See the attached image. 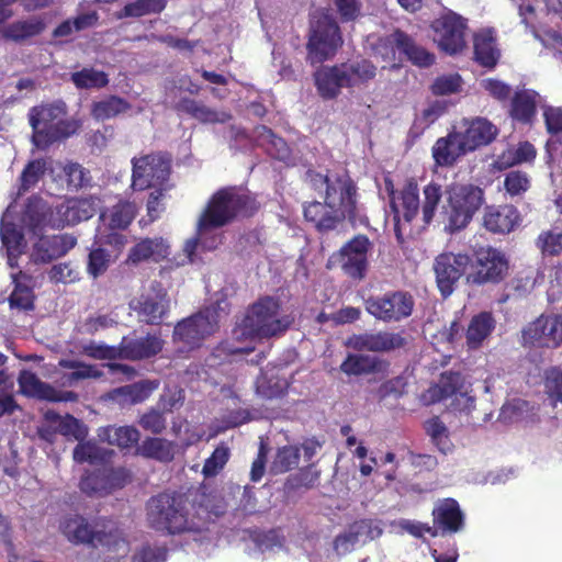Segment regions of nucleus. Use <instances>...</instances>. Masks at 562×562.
<instances>
[{
  "label": "nucleus",
  "instance_id": "f257e3e1",
  "mask_svg": "<svg viewBox=\"0 0 562 562\" xmlns=\"http://www.w3.org/2000/svg\"><path fill=\"white\" fill-rule=\"evenodd\" d=\"M306 181L312 189L324 193V202L314 201L304 206L305 218L318 231H333L346 218L352 225L368 224L358 205L357 187L346 172L322 175L308 170Z\"/></svg>",
  "mask_w": 562,
  "mask_h": 562
},
{
  "label": "nucleus",
  "instance_id": "f03ea898",
  "mask_svg": "<svg viewBox=\"0 0 562 562\" xmlns=\"http://www.w3.org/2000/svg\"><path fill=\"white\" fill-rule=\"evenodd\" d=\"M67 104L61 100L31 109L29 121L33 130L32 143L36 148L47 149L77 133L81 123L75 117H67Z\"/></svg>",
  "mask_w": 562,
  "mask_h": 562
},
{
  "label": "nucleus",
  "instance_id": "7ed1b4c3",
  "mask_svg": "<svg viewBox=\"0 0 562 562\" xmlns=\"http://www.w3.org/2000/svg\"><path fill=\"white\" fill-rule=\"evenodd\" d=\"M291 324L290 316L280 315L279 303L267 296L248 308L241 323L234 328L233 337L237 341L270 338L284 333Z\"/></svg>",
  "mask_w": 562,
  "mask_h": 562
},
{
  "label": "nucleus",
  "instance_id": "20e7f679",
  "mask_svg": "<svg viewBox=\"0 0 562 562\" xmlns=\"http://www.w3.org/2000/svg\"><path fill=\"white\" fill-rule=\"evenodd\" d=\"M446 195L442 216L446 228L451 233L467 227L484 201L483 191L472 184L451 183Z\"/></svg>",
  "mask_w": 562,
  "mask_h": 562
},
{
  "label": "nucleus",
  "instance_id": "39448f33",
  "mask_svg": "<svg viewBox=\"0 0 562 562\" xmlns=\"http://www.w3.org/2000/svg\"><path fill=\"white\" fill-rule=\"evenodd\" d=\"M342 44L336 21L322 11H315L311 19L307 42V58L312 64H322L334 57Z\"/></svg>",
  "mask_w": 562,
  "mask_h": 562
},
{
  "label": "nucleus",
  "instance_id": "423d86ee",
  "mask_svg": "<svg viewBox=\"0 0 562 562\" xmlns=\"http://www.w3.org/2000/svg\"><path fill=\"white\" fill-rule=\"evenodd\" d=\"M147 520L154 529L169 533H179L189 529L181 498L169 494H160L149 499Z\"/></svg>",
  "mask_w": 562,
  "mask_h": 562
},
{
  "label": "nucleus",
  "instance_id": "0eeeda50",
  "mask_svg": "<svg viewBox=\"0 0 562 562\" xmlns=\"http://www.w3.org/2000/svg\"><path fill=\"white\" fill-rule=\"evenodd\" d=\"M249 198L235 189L216 192L199 218V229L222 227L229 223L248 204Z\"/></svg>",
  "mask_w": 562,
  "mask_h": 562
},
{
  "label": "nucleus",
  "instance_id": "6e6552de",
  "mask_svg": "<svg viewBox=\"0 0 562 562\" xmlns=\"http://www.w3.org/2000/svg\"><path fill=\"white\" fill-rule=\"evenodd\" d=\"M366 311L378 321L396 323L412 315L414 299L408 292L391 291L370 295L364 300Z\"/></svg>",
  "mask_w": 562,
  "mask_h": 562
},
{
  "label": "nucleus",
  "instance_id": "1a4fd4ad",
  "mask_svg": "<svg viewBox=\"0 0 562 562\" xmlns=\"http://www.w3.org/2000/svg\"><path fill=\"white\" fill-rule=\"evenodd\" d=\"M220 314L214 306L206 307L196 314L179 322L173 330V339L189 348L212 335L218 327Z\"/></svg>",
  "mask_w": 562,
  "mask_h": 562
},
{
  "label": "nucleus",
  "instance_id": "9d476101",
  "mask_svg": "<svg viewBox=\"0 0 562 562\" xmlns=\"http://www.w3.org/2000/svg\"><path fill=\"white\" fill-rule=\"evenodd\" d=\"M372 247L370 239L359 234L333 255L331 261L337 262L348 277L362 280L368 269V255Z\"/></svg>",
  "mask_w": 562,
  "mask_h": 562
},
{
  "label": "nucleus",
  "instance_id": "9b49d317",
  "mask_svg": "<svg viewBox=\"0 0 562 562\" xmlns=\"http://www.w3.org/2000/svg\"><path fill=\"white\" fill-rule=\"evenodd\" d=\"M137 319L149 325L162 322L170 308V299L164 286L154 282L149 289L130 303Z\"/></svg>",
  "mask_w": 562,
  "mask_h": 562
},
{
  "label": "nucleus",
  "instance_id": "f8f14e48",
  "mask_svg": "<svg viewBox=\"0 0 562 562\" xmlns=\"http://www.w3.org/2000/svg\"><path fill=\"white\" fill-rule=\"evenodd\" d=\"M170 173V158L162 154H150L133 159V188L164 187ZM164 189V188H160Z\"/></svg>",
  "mask_w": 562,
  "mask_h": 562
},
{
  "label": "nucleus",
  "instance_id": "ddd939ff",
  "mask_svg": "<svg viewBox=\"0 0 562 562\" xmlns=\"http://www.w3.org/2000/svg\"><path fill=\"white\" fill-rule=\"evenodd\" d=\"M469 265L470 257L463 254L445 252L436 257L432 268L437 286L443 297L453 293L456 284Z\"/></svg>",
  "mask_w": 562,
  "mask_h": 562
},
{
  "label": "nucleus",
  "instance_id": "4468645a",
  "mask_svg": "<svg viewBox=\"0 0 562 562\" xmlns=\"http://www.w3.org/2000/svg\"><path fill=\"white\" fill-rule=\"evenodd\" d=\"M89 548H102L108 552L126 554L128 542L117 521L108 517H93Z\"/></svg>",
  "mask_w": 562,
  "mask_h": 562
},
{
  "label": "nucleus",
  "instance_id": "2eb2a0df",
  "mask_svg": "<svg viewBox=\"0 0 562 562\" xmlns=\"http://www.w3.org/2000/svg\"><path fill=\"white\" fill-rule=\"evenodd\" d=\"M434 41L450 55L462 50L465 46V21L462 16L450 12L432 23Z\"/></svg>",
  "mask_w": 562,
  "mask_h": 562
},
{
  "label": "nucleus",
  "instance_id": "dca6fc26",
  "mask_svg": "<svg viewBox=\"0 0 562 562\" xmlns=\"http://www.w3.org/2000/svg\"><path fill=\"white\" fill-rule=\"evenodd\" d=\"M347 345L357 351L389 353L405 348L408 338L401 331L363 333L351 336Z\"/></svg>",
  "mask_w": 562,
  "mask_h": 562
},
{
  "label": "nucleus",
  "instance_id": "f3484780",
  "mask_svg": "<svg viewBox=\"0 0 562 562\" xmlns=\"http://www.w3.org/2000/svg\"><path fill=\"white\" fill-rule=\"evenodd\" d=\"M476 271L468 277L475 284L501 281L508 268L505 256L492 247H481L475 252Z\"/></svg>",
  "mask_w": 562,
  "mask_h": 562
},
{
  "label": "nucleus",
  "instance_id": "a211bd4d",
  "mask_svg": "<svg viewBox=\"0 0 562 562\" xmlns=\"http://www.w3.org/2000/svg\"><path fill=\"white\" fill-rule=\"evenodd\" d=\"M98 209V202L93 198L68 200L54 210L52 228H63L67 225H76L91 218Z\"/></svg>",
  "mask_w": 562,
  "mask_h": 562
},
{
  "label": "nucleus",
  "instance_id": "6ab92c4d",
  "mask_svg": "<svg viewBox=\"0 0 562 562\" xmlns=\"http://www.w3.org/2000/svg\"><path fill=\"white\" fill-rule=\"evenodd\" d=\"M20 392L27 396L49 402H75L78 395L71 391H58L50 384L41 381L29 370H22L18 376Z\"/></svg>",
  "mask_w": 562,
  "mask_h": 562
},
{
  "label": "nucleus",
  "instance_id": "aec40b11",
  "mask_svg": "<svg viewBox=\"0 0 562 562\" xmlns=\"http://www.w3.org/2000/svg\"><path fill=\"white\" fill-rule=\"evenodd\" d=\"M162 349V340L156 335L128 338L123 337L117 346L119 359L140 361L158 355Z\"/></svg>",
  "mask_w": 562,
  "mask_h": 562
},
{
  "label": "nucleus",
  "instance_id": "412c9836",
  "mask_svg": "<svg viewBox=\"0 0 562 562\" xmlns=\"http://www.w3.org/2000/svg\"><path fill=\"white\" fill-rule=\"evenodd\" d=\"M468 146L462 132H453L436 142L432 156L438 165L450 166L460 156L472 151Z\"/></svg>",
  "mask_w": 562,
  "mask_h": 562
},
{
  "label": "nucleus",
  "instance_id": "4be33fe9",
  "mask_svg": "<svg viewBox=\"0 0 562 562\" xmlns=\"http://www.w3.org/2000/svg\"><path fill=\"white\" fill-rule=\"evenodd\" d=\"M315 86L323 99L336 98L342 88H348L346 74L341 64L322 67L314 74Z\"/></svg>",
  "mask_w": 562,
  "mask_h": 562
},
{
  "label": "nucleus",
  "instance_id": "5701e85b",
  "mask_svg": "<svg viewBox=\"0 0 562 562\" xmlns=\"http://www.w3.org/2000/svg\"><path fill=\"white\" fill-rule=\"evenodd\" d=\"M203 124H224L232 120V114L225 110H216L194 99L183 98L175 106Z\"/></svg>",
  "mask_w": 562,
  "mask_h": 562
},
{
  "label": "nucleus",
  "instance_id": "b1692460",
  "mask_svg": "<svg viewBox=\"0 0 562 562\" xmlns=\"http://www.w3.org/2000/svg\"><path fill=\"white\" fill-rule=\"evenodd\" d=\"M396 53L404 56L407 60L419 67H428L434 60L435 56L426 50L423 46L418 45L415 40L404 31L394 30V38Z\"/></svg>",
  "mask_w": 562,
  "mask_h": 562
},
{
  "label": "nucleus",
  "instance_id": "393cba45",
  "mask_svg": "<svg viewBox=\"0 0 562 562\" xmlns=\"http://www.w3.org/2000/svg\"><path fill=\"white\" fill-rule=\"evenodd\" d=\"M389 366L386 360L375 356L350 353L340 364V370L347 375H363L386 372Z\"/></svg>",
  "mask_w": 562,
  "mask_h": 562
},
{
  "label": "nucleus",
  "instance_id": "a878e982",
  "mask_svg": "<svg viewBox=\"0 0 562 562\" xmlns=\"http://www.w3.org/2000/svg\"><path fill=\"white\" fill-rule=\"evenodd\" d=\"M434 527L445 532H458L463 527V515L454 499L447 498L432 510Z\"/></svg>",
  "mask_w": 562,
  "mask_h": 562
},
{
  "label": "nucleus",
  "instance_id": "bb28decb",
  "mask_svg": "<svg viewBox=\"0 0 562 562\" xmlns=\"http://www.w3.org/2000/svg\"><path fill=\"white\" fill-rule=\"evenodd\" d=\"M46 29L42 16L33 15L25 20H18L2 30V36L18 44L26 43L29 40L41 35Z\"/></svg>",
  "mask_w": 562,
  "mask_h": 562
},
{
  "label": "nucleus",
  "instance_id": "cd10ccee",
  "mask_svg": "<svg viewBox=\"0 0 562 562\" xmlns=\"http://www.w3.org/2000/svg\"><path fill=\"white\" fill-rule=\"evenodd\" d=\"M157 387V381L143 380L133 384L116 387L109 392L108 396L119 405H132L144 402Z\"/></svg>",
  "mask_w": 562,
  "mask_h": 562
},
{
  "label": "nucleus",
  "instance_id": "c85d7f7f",
  "mask_svg": "<svg viewBox=\"0 0 562 562\" xmlns=\"http://www.w3.org/2000/svg\"><path fill=\"white\" fill-rule=\"evenodd\" d=\"M92 518L88 519L81 515H68L60 519L59 531L72 544L89 547L91 537Z\"/></svg>",
  "mask_w": 562,
  "mask_h": 562
},
{
  "label": "nucleus",
  "instance_id": "c756f323",
  "mask_svg": "<svg viewBox=\"0 0 562 562\" xmlns=\"http://www.w3.org/2000/svg\"><path fill=\"white\" fill-rule=\"evenodd\" d=\"M519 215L515 207L504 205L498 209L490 207L484 215V226L487 231L506 234L518 224Z\"/></svg>",
  "mask_w": 562,
  "mask_h": 562
},
{
  "label": "nucleus",
  "instance_id": "7c9ffc66",
  "mask_svg": "<svg viewBox=\"0 0 562 562\" xmlns=\"http://www.w3.org/2000/svg\"><path fill=\"white\" fill-rule=\"evenodd\" d=\"M400 203L396 202L394 194L391 199V209L394 212V217L400 220V216L407 223H411L419 212V191L415 182H409L401 192Z\"/></svg>",
  "mask_w": 562,
  "mask_h": 562
},
{
  "label": "nucleus",
  "instance_id": "2f4dec72",
  "mask_svg": "<svg viewBox=\"0 0 562 562\" xmlns=\"http://www.w3.org/2000/svg\"><path fill=\"white\" fill-rule=\"evenodd\" d=\"M54 210L37 195L29 198L25 210L22 215V221L33 231L44 226L52 227Z\"/></svg>",
  "mask_w": 562,
  "mask_h": 562
},
{
  "label": "nucleus",
  "instance_id": "473e14b6",
  "mask_svg": "<svg viewBox=\"0 0 562 562\" xmlns=\"http://www.w3.org/2000/svg\"><path fill=\"white\" fill-rule=\"evenodd\" d=\"M497 135V128L490 121L483 117L472 120L467 130L462 133L468 148L475 150L480 146L490 144Z\"/></svg>",
  "mask_w": 562,
  "mask_h": 562
},
{
  "label": "nucleus",
  "instance_id": "72a5a7b5",
  "mask_svg": "<svg viewBox=\"0 0 562 562\" xmlns=\"http://www.w3.org/2000/svg\"><path fill=\"white\" fill-rule=\"evenodd\" d=\"M167 255L168 245L161 237L145 238L130 250L128 260L133 263L148 259L159 261L167 257Z\"/></svg>",
  "mask_w": 562,
  "mask_h": 562
},
{
  "label": "nucleus",
  "instance_id": "f704fd0d",
  "mask_svg": "<svg viewBox=\"0 0 562 562\" xmlns=\"http://www.w3.org/2000/svg\"><path fill=\"white\" fill-rule=\"evenodd\" d=\"M524 346L528 347H553L551 335L549 334L548 318L541 315L532 323L528 324L521 333Z\"/></svg>",
  "mask_w": 562,
  "mask_h": 562
},
{
  "label": "nucleus",
  "instance_id": "c9c22d12",
  "mask_svg": "<svg viewBox=\"0 0 562 562\" xmlns=\"http://www.w3.org/2000/svg\"><path fill=\"white\" fill-rule=\"evenodd\" d=\"M348 88L358 87L374 79L376 67L368 59H357L341 64Z\"/></svg>",
  "mask_w": 562,
  "mask_h": 562
},
{
  "label": "nucleus",
  "instance_id": "e433bc0d",
  "mask_svg": "<svg viewBox=\"0 0 562 562\" xmlns=\"http://www.w3.org/2000/svg\"><path fill=\"white\" fill-rule=\"evenodd\" d=\"M137 452L145 458L169 462L175 457V445L164 438H146L137 448Z\"/></svg>",
  "mask_w": 562,
  "mask_h": 562
},
{
  "label": "nucleus",
  "instance_id": "4c0bfd02",
  "mask_svg": "<svg viewBox=\"0 0 562 562\" xmlns=\"http://www.w3.org/2000/svg\"><path fill=\"white\" fill-rule=\"evenodd\" d=\"M495 327V321L490 313H480L474 316L468 327L467 341L470 348H477Z\"/></svg>",
  "mask_w": 562,
  "mask_h": 562
},
{
  "label": "nucleus",
  "instance_id": "58836bf2",
  "mask_svg": "<svg viewBox=\"0 0 562 562\" xmlns=\"http://www.w3.org/2000/svg\"><path fill=\"white\" fill-rule=\"evenodd\" d=\"M137 209L134 203L119 202L108 213L101 214L110 231L125 229L134 220Z\"/></svg>",
  "mask_w": 562,
  "mask_h": 562
},
{
  "label": "nucleus",
  "instance_id": "ea45409f",
  "mask_svg": "<svg viewBox=\"0 0 562 562\" xmlns=\"http://www.w3.org/2000/svg\"><path fill=\"white\" fill-rule=\"evenodd\" d=\"M99 437L110 445L128 448L138 442L140 434L134 426H108L100 430Z\"/></svg>",
  "mask_w": 562,
  "mask_h": 562
},
{
  "label": "nucleus",
  "instance_id": "a19ab883",
  "mask_svg": "<svg viewBox=\"0 0 562 562\" xmlns=\"http://www.w3.org/2000/svg\"><path fill=\"white\" fill-rule=\"evenodd\" d=\"M539 94L533 90L516 92L512 101L510 114L520 122H529L536 112Z\"/></svg>",
  "mask_w": 562,
  "mask_h": 562
},
{
  "label": "nucleus",
  "instance_id": "79ce46f5",
  "mask_svg": "<svg viewBox=\"0 0 562 562\" xmlns=\"http://www.w3.org/2000/svg\"><path fill=\"white\" fill-rule=\"evenodd\" d=\"M130 103L116 95H111L92 104L91 115L97 121H105L130 110Z\"/></svg>",
  "mask_w": 562,
  "mask_h": 562
},
{
  "label": "nucleus",
  "instance_id": "37998d69",
  "mask_svg": "<svg viewBox=\"0 0 562 562\" xmlns=\"http://www.w3.org/2000/svg\"><path fill=\"white\" fill-rule=\"evenodd\" d=\"M70 80L77 89H101L109 83L108 75L92 67L71 72Z\"/></svg>",
  "mask_w": 562,
  "mask_h": 562
},
{
  "label": "nucleus",
  "instance_id": "c03bdc74",
  "mask_svg": "<svg viewBox=\"0 0 562 562\" xmlns=\"http://www.w3.org/2000/svg\"><path fill=\"white\" fill-rule=\"evenodd\" d=\"M475 59L485 67H493L498 58L494 40L490 31L477 34L474 37Z\"/></svg>",
  "mask_w": 562,
  "mask_h": 562
},
{
  "label": "nucleus",
  "instance_id": "a18cd8bd",
  "mask_svg": "<svg viewBox=\"0 0 562 562\" xmlns=\"http://www.w3.org/2000/svg\"><path fill=\"white\" fill-rule=\"evenodd\" d=\"M213 228L214 227H205L203 233H201L198 228L196 237L186 241L184 252L191 262L194 261V255L199 248L204 250H213L216 249L222 243L221 236L211 232Z\"/></svg>",
  "mask_w": 562,
  "mask_h": 562
},
{
  "label": "nucleus",
  "instance_id": "49530a36",
  "mask_svg": "<svg viewBox=\"0 0 562 562\" xmlns=\"http://www.w3.org/2000/svg\"><path fill=\"white\" fill-rule=\"evenodd\" d=\"M0 237L10 256V260H12L15 255L22 252L24 236L14 224L5 222V214L0 222Z\"/></svg>",
  "mask_w": 562,
  "mask_h": 562
},
{
  "label": "nucleus",
  "instance_id": "de8ad7c7",
  "mask_svg": "<svg viewBox=\"0 0 562 562\" xmlns=\"http://www.w3.org/2000/svg\"><path fill=\"white\" fill-rule=\"evenodd\" d=\"M167 0H135L125 4L117 13V18H139L143 15L159 13L166 7Z\"/></svg>",
  "mask_w": 562,
  "mask_h": 562
},
{
  "label": "nucleus",
  "instance_id": "09e8293b",
  "mask_svg": "<svg viewBox=\"0 0 562 562\" xmlns=\"http://www.w3.org/2000/svg\"><path fill=\"white\" fill-rule=\"evenodd\" d=\"M46 170V161L44 159H35L30 161L23 169L19 178L18 194L21 195L33 189L42 179Z\"/></svg>",
  "mask_w": 562,
  "mask_h": 562
},
{
  "label": "nucleus",
  "instance_id": "8fccbe9b",
  "mask_svg": "<svg viewBox=\"0 0 562 562\" xmlns=\"http://www.w3.org/2000/svg\"><path fill=\"white\" fill-rule=\"evenodd\" d=\"M110 456L106 449L99 447L92 441H79L74 449V460L76 462L99 463L105 461Z\"/></svg>",
  "mask_w": 562,
  "mask_h": 562
},
{
  "label": "nucleus",
  "instance_id": "3c124183",
  "mask_svg": "<svg viewBox=\"0 0 562 562\" xmlns=\"http://www.w3.org/2000/svg\"><path fill=\"white\" fill-rule=\"evenodd\" d=\"M300 449L295 446L279 448L271 463V472L281 474L290 471L299 464Z\"/></svg>",
  "mask_w": 562,
  "mask_h": 562
},
{
  "label": "nucleus",
  "instance_id": "603ef678",
  "mask_svg": "<svg viewBox=\"0 0 562 562\" xmlns=\"http://www.w3.org/2000/svg\"><path fill=\"white\" fill-rule=\"evenodd\" d=\"M61 256L54 236L40 238L32 252L33 261L36 263H47Z\"/></svg>",
  "mask_w": 562,
  "mask_h": 562
},
{
  "label": "nucleus",
  "instance_id": "864d4df0",
  "mask_svg": "<svg viewBox=\"0 0 562 562\" xmlns=\"http://www.w3.org/2000/svg\"><path fill=\"white\" fill-rule=\"evenodd\" d=\"M536 156L535 147L529 143H521L517 148L508 149L504 153L497 164L499 168H507L515 164H521L533 159Z\"/></svg>",
  "mask_w": 562,
  "mask_h": 562
},
{
  "label": "nucleus",
  "instance_id": "5fc2aeb1",
  "mask_svg": "<svg viewBox=\"0 0 562 562\" xmlns=\"http://www.w3.org/2000/svg\"><path fill=\"white\" fill-rule=\"evenodd\" d=\"M424 202L422 206L423 222L429 224L436 213L437 206L442 198L441 187L437 183H429L424 188Z\"/></svg>",
  "mask_w": 562,
  "mask_h": 562
},
{
  "label": "nucleus",
  "instance_id": "6e6d98bb",
  "mask_svg": "<svg viewBox=\"0 0 562 562\" xmlns=\"http://www.w3.org/2000/svg\"><path fill=\"white\" fill-rule=\"evenodd\" d=\"M426 431L441 452L447 453L450 451L451 442L448 429L438 417H434L426 423Z\"/></svg>",
  "mask_w": 562,
  "mask_h": 562
},
{
  "label": "nucleus",
  "instance_id": "4d7b16f0",
  "mask_svg": "<svg viewBox=\"0 0 562 562\" xmlns=\"http://www.w3.org/2000/svg\"><path fill=\"white\" fill-rule=\"evenodd\" d=\"M286 386L288 383L285 380L273 376L268 378L262 375L258 378L256 382L257 393L265 398H274L281 396L284 393Z\"/></svg>",
  "mask_w": 562,
  "mask_h": 562
},
{
  "label": "nucleus",
  "instance_id": "13d9d810",
  "mask_svg": "<svg viewBox=\"0 0 562 562\" xmlns=\"http://www.w3.org/2000/svg\"><path fill=\"white\" fill-rule=\"evenodd\" d=\"M229 449L224 445L218 446L210 458L205 460L202 473L205 477L215 476L227 463Z\"/></svg>",
  "mask_w": 562,
  "mask_h": 562
},
{
  "label": "nucleus",
  "instance_id": "bf43d9fd",
  "mask_svg": "<svg viewBox=\"0 0 562 562\" xmlns=\"http://www.w3.org/2000/svg\"><path fill=\"white\" fill-rule=\"evenodd\" d=\"M48 277L56 283H72L79 280V270L72 262H60L50 268Z\"/></svg>",
  "mask_w": 562,
  "mask_h": 562
},
{
  "label": "nucleus",
  "instance_id": "052dcab7",
  "mask_svg": "<svg viewBox=\"0 0 562 562\" xmlns=\"http://www.w3.org/2000/svg\"><path fill=\"white\" fill-rule=\"evenodd\" d=\"M544 392L554 403H562V371L552 368L546 372Z\"/></svg>",
  "mask_w": 562,
  "mask_h": 562
},
{
  "label": "nucleus",
  "instance_id": "680f3d73",
  "mask_svg": "<svg viewBox=\"0 0 562 562\" xmlns=\"http://www.w3.org/2000/svg\"><path fill=\"white\" fill-rule=\"evenodd\" d=\"M462 78L458 74H448L438 77L432 86V92L437 95L456 93L460 90Z\"/></svg>",
  "mask_w": 562,
  "mask_h": 562
},
{
  "label": "nucleus",
  "instance_id": "e2e57ef3",
  "mask_svg": "<svg viewBox=\"0 0 562 562\" xmlns=\"http://www.w3.org/2000/svg\"><path fill=\"white\" fill-rule=\"evenodd\" d=\"M353 530V535L358 538L359 542L366 543L367 541L379 538L383 529L382 527L372 520H360L350 525Z\"/></svg>",
  "mask_w": 562,
  "mask_h": 562
},
{
  "label": "nucleus",
  "instance_id": "0e129e2a",
  "mask_svg": "<svg viewBox=\"0 0 562 562\" xmlns=\"http://www.w3.org/2000/svg\"><path fill=\"white\" fill-rule=\"evenodd\" d=\"M528 403L520 398H514L505 403L499 413V419L504 423L520 420L528 411Z\"/></svg>",
  "mask_w": 562,
  "mask_h": 562
},
{
  "label": "nucleus",
  "instance_id": "69168bd1",
  "mask_svg": "<svg viewBox=\"0 0 562 562\" xmlns=\"http://www.w3.org/2000/svg\"><path fill=\"white\" fill-rule=\"evenodd\" d=\"M82 351L88 357L98 360L119 359L117 346H109L103 342L90 341L82 347Z\"/></svg>",
  "mask_w": 562,
  "mask_h": 562
},
{
  "label": "nucleus",
  "instance_id": "338daca9",
  "mask_svg": "<svg viewBox=\"0 0 562 562\" xmlns=\"http://www.w3.org/2000/svg\"><path fill=\"white\" fill-rule=\"evenodd\" d=\"M165 412L151 408L146 412L139 418V425L143 429L150 431L151 434L159 435L166 428V418L164 417Z\"/></svg>",
  "mask_w": 562,
  "mask_h": 562
},
{
  "label": "nucleus",
  "instance_id": "774afa93",
  "mask_svg": "<svg viewBox=\"0 0 562 562\" xmlns=\"http://www.w3.org/2000/svg\"><path fill=\"white\" fill-rule=\"evenodd\" d=\"M319 472L313 470L311 467L302 469L297 474L290 476L286 480V486L290 490H297L301 487L312 488L318 481Z\"/></svg>",
  "mask_w": 562,
  "mask_h": 562
}]
</instances>
